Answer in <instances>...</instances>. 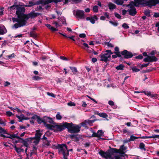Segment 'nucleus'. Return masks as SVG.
Returning <instances> with one entry per match:
<instances>
[{
    "instance_id": "1",
    "label": "nucleus",
    "mask_w": 159,
    "mask_h": 159,
    "mask_svg": "<svg viewBox=\"0 0 159 159\" xmlns=\"http://www.w3.org/2000/svg\"><path fill=\"white\" fill-rule=\"evenodd\" d=\"M81 126L80 125L73 124L72 122H64L62 125V130L67 128L68 132L70 133H77L80 131Z\"/></svg>"
},
{
    "instance_id": "2",
    "label": "nucleus",
    "mask_w": 159,
    "mask_h": 159,
    "mask_svg": "<svg viewBox=\"0 0 159 159\" xmlns=\"http://www.w3.org/2000/svg\"><path fill=\"white\" fill-rule=\"evenodd\" d=\"M109 148L106 152L102 150H100L98 152L99 154L103 158L106 159H110L111 156L114 155V154L116 152L117 150L116 148H111L110 146H109Z\"/></svg>"
},
{
    "instance_id": "3",
    "label": "nucleus",
    "mask_w": 159,
    "mask_h": 159,
    "mask_svg": "<svg viewBox=\"0 0 159 159\" xmlns=\"http://www.w3.org/2000/svg\"><path fill=\"white\" fill-rule=\"evenodd\" d=\"M62 0H43L40 2L41 4V5L39 6V10L41 9H48L50 8L51 6H49L48 4L52 2H54L55 3H57L58 2L62 1Z\"/></svg>"
},
{
    "instance_id": "4",
    "label": "nucleus",
    "mask_w": 159,
    "mask_h": 159,
    "mask_svg": "<svg viewBox=\"0 0 159 159\" xmlns=\"http://www.w3.org/2000/svg\"><path fill=\"white\" fill-rule=\"evenodd\" d=\"M16 11V14L17 15V18H12V20L13 21V22L19 23L21 22L22 21H26L24 19V17L22 11Z\"/></svg>"
},
{
    "instance_id": "5",
    "label": "nucleus",
    "mask_w": 159,
    "mask_h": 159,
    "mask_svg": "<svg viewBox=\"0 0 159 159\" xmlns=\"http://www.w3.org/2000/svg\"><path fill=\"white\" fill-rule=\"evenodd\" d=\"M58 148H60L59 151V154H62L64 158V156L65 157H67L69 155V152L67 150V147L66 145L65 144H63L61 145H58Z\"/></svg>"
},
{
    "instance_id": "6",
    "label": "nucleus",
    "mask_w": 159,
    "mask_h": 159,
    "mask_svg": "<svg viewBox=\"0 0 159 159\" xmlns=\"http://www.w3.org/2000/svg\"><path fill=\"white\" fill-rule=\"evenodd\" d=\"M44 125L48 129L53 130L55 132L57 133L59 131L61 132L62 131V125H53L50 124H46Z\"/></svg>"
},
{
    "instance_id": "7",
    "label": "nucleus",
    "mask_w": 159,
    "mask_h": 159,
    "mask_svg": "<svg viewBox=\"0 0 159 159\" xmlns=\"http://www.w3.org/2000/svg\"><path fill=\"white\" fill-rule=\"evenodd\" d=\"M34 11H31L30 13H29L27 14H25V11H22L24 17V19L26 22H27V20L29 18L31 19H34L38 16H40L41 15V13L39 12H35Z\"/></svg>"
},
{
    "instance_id": "8",
    "label": "nucleus",
    "mask_w": 159,
    "mask_h": 159,
    "mask_svg": "<svg viewBox=\"0 0 159 159\" xmlns=\"http://www.w3.org/2000/svg\"><path fill=\"white\" fill-rule=\"evenodd\" d=\"M121 58L120 61H122L124 59H128L132 58L133 56V54L131 52L129 51L126 50H124L121 52Z\"/></svg>"
},
{
    "instance_id": "9",
    "label": "nucleus",
    "mask_w": 159,
    "mask_h": 159,
    "mask_svg": "<svg viewBox=\"0 0 159 159\" xmlns=\"http://www.w3.org/2000/svg\"><path fill=\"white\" fill-rule=\"evenodd\" d=\"M145 2L147 7L151 8L159 3V0H145Z\"/></svg>"
},
{
    "instance_id": "10",
    "label": "nucleus",
    "mask_w": 159,
    "mask_h": 159,
    "mask_svg": "<svg viewBox=\"0 0 159 159\" xmlns=\"http://www.w3.org/2000/svg\"><path fill=\"white\" fill-rule=\"evenodd\" d=\"M73 13L76 17L80 19L84 18V12L83 11H73Z\"/></svg>"
},
{
    "instance_id": "11",
    "label": "nucleus",
    "mask_w": 159,
    "mask_h": 159,
    "mask_svg": "<svg viewBox=\"0 0 159 159\" xmlns=\"http://www.w3.org/2000/svg\"><path fill=\"white\" fill-rule=\"evenodd\" d=\"M158 59L155 56H148V57L144 58L143 60V61L147 62H151L156 61H157Z\"/></svg>"
},
{
    "instance_id": "12",
    "label": "nucleus",
    "mask_w": 159,
    "mask_h": 159,
    "mask_svg": "<svg viewBox=\"0 0 159 159\" xmlns=\"http://www.w3.org/2000/svg\"><path fill=\"white\" fill-rule=\"evenodd\" d=\"M98 18L97 17L96 15H94L93 16L91 17H88L86 18L87 20H89L90 22L92 24L95 23V21L98 20Z\"/></svg>"
},
{
    "instance_id": "13",
    "label": "nucleus",
    "mask_w": 159,
    "mask_h": 159,
    "mask_svg": "<svg viewBox=\"0 0 159 159\" xmlns=\"http://www.w3.org/2000/svg\"><path fill=\"white\" fill-rule=\"evenodd\" d=\"M127 147H125L124 145H122L120 146L119 149H117V150L116 152H115V153H118L121 155L124 154L125 153L124 151H125Z\"/></svg>"
},
{
    "instance_id": "14",
    "label": "nucleus",
    "mask_w": 159,
    "mask_h": 159,
    "mask_svg": "<svg viewBox=\"0 0 159 159\" xmlns=\"http://www.w3.org/2000/svg\"><path fill=\"white\" fill-rule=\"evenodd\" d=\"M103 15L101 16L100 17V19L101 20H105L106 18L108 19H110L111 16L109 13L107 12H103Z\"/></svg>"
},
{
    "instance_id": "15",
    "label": "nucleus",
    "mask_w": 159,
    "mask_h": 159,
    "mask_svg": "<svg viewBox=\"0 0 159 159\" xmlns=\"http://www.w3.org/2000/svg\"><path fill=\"white\" fill-rule=\"evenodd\" d=\"M27 22L26 21H23L21 22L18 23H17L15 24L14 26H13V28L14 27L16 29H17L18 27H20L25 25L26 24Z\"/></svg>"
},
{
    "instance_id": "16",
    "label": "nucleus",
    "mask_w": 159,
    "mask_h": 159,
    "mask_svg": "<svg viewBox=\"0 0 159 159\" xmlns=\"http://www.w3.org/2000/svg\"><path fill=\"white\" fill-rule=\"evenodd\" d=\"M99 57H100L101 59L100 60L101 61H104L105 62H107V61H110V60L107 59V57H106L103 53H101L99 56Z\"/></svg>"
},
{
    "instance_id": "17",
    "label": "nucleus",
    "mask_w": 159,
    "mask_h": 159,
    "mask_svg": "<svg viewBox=\"0 0 159 159\" xmlns=\"http://www.w3.org/2000/svg\"><path fill=\"white\" fill-rule=\"evenodd\" d=\"M44 125H45L47 123L50 124H53L54 121L50 117L44 116Z\"/></svg>"
},
{
    "instance_id": "18",
    "label": "nucleus",
    "mask_w": 159,
    "mask_h": 159,
    "mask_svg": "<svg viewBox=\"0 0 159 159\" xmlns=\"http://www.w3.org/2000/svg\"><path fill=\"white\" fill-rule=\"evenodd\" d=\"M36 133L35 135V137H33V138H36L41 139V136L42 135V133L40 132V130L39 129L36 131Z\"/></svg>"
},
{
    "instance_id": "19",
    "label": "nucleus",
    "mask_w": 159,
    "mask_h": 159,
    "mask_svg": "<svg viewBox=\"0 0 159 159\" xmlns=\"http://www.w3.org/2000/svg\"><path fill=\"white\" fill-rule=\"evenodd\" d=\"M139 137H137L136 136H134L133 135H131L130 136V139H129L128 140H127L126 141L125 143H127L128 142H130L131 141H134L135 140L139 139Z\"/></svg>"
},
{
    "instance_id": "20",
    "label": "nucleus",
    "mask_w": 159,
    "mask_h": 159,
    "mask_svg": "<svg viewBox=\"0 0 159 159\" xmlns=\"http://www.w3.org/2000/svg\"><path fill=\"white\" fill-rule=\"evenodd\" d=\"M14 148L16 152L18 153H20L21 152H24V150L23 148L17 147L16 145V144H15Z\"/></svg>"
},
{
    "instance_id": "21",
    "label": "nucleus",
    "mask_w": 159,
    "mask_h": 159,
    "mask_svg": "<svg viewBox=\"0 0 159 159\" xmlns=\"http://www.w3.org/2000/svg\"><path fill=\"white\" fill-rule=\"evenodd\" d=\"M128 0H114V2L118 5H122L124 1L127 2Z\"/></svg>"
},
{
    "instance_id": "22",
    "label": "nucleus",
    "mask_w": 159,
    "mask_h": 159,
    "mask_svg": "<svg viewBox=\"0 0 159 159\" xmlns=\"http://www.w3.org/2000/svg\"><path fill=\"white\" fill-rule=\"evenodd\" d=\"M7 31L4 26L3 28L0 26V35H2L6 34Z\"/></svg>"
},
{
    "instance_id": "23",
    "label": "nucleus",
    "mask_w": 159,
    "mask_h": 159,
    "mask_svg": "<svg viewBox=\"0 0 159 159\" xmlns=\"http://www.w3.org/2000/svg\"><path fill=\"white\" fill-rule=\"evenodd\" d=\"M46 25L48 28L51 30L52 32L57 31L58 30V29H56L53 27L50 24H47Z\"/></svg>"
},
{
    "instance_id": "24",
    "label": "nucleus",
    "mask_w": 159,
    "mask_h": 159,
    "mask_svg": "<svg viewBox=\"0 0 159 159\" xmlns=\"http://www.w3.org/2000/svg\"><path fill=\"white\" fill-rule=\"evenodd\" d=\"M18 133L17 132L16 134H9L8 135L10 136H9V137H6L7 138H9L12 139H14L15 138H16L17 139V137H18V136H17Z\"/></svg>"
},
{
    "instance_id": "25",
    "label": "nucleus",
    "mask_w": 159,
    "mask_h": 159,
    "mask_svg": "<svg viewBox=\"0 0 159 159\" xmlns=\"http://www.w3.org/2000/svg\"><path fill=\"white\" fill-rule=\"evenodd\" d=\"M17 139H19V140L20 141L19 143H22L23 144V145H22L21 146V148H22L23 147V146L25 147L26 143L25 141L24 140V139H23V138H21L19 136H18V137H17Z\"/></svg>"
},
{
    "instance_id": "26",
    "label": "nucleus",
    "mask_w": 159,
    "mask_h": 159,
    "mask_svg": "<svg viewBox=\"0 0 159 159\" xmlns=\"http://www.w3.org/2000/svg\"><path fill=\"white\" fill-rule=\"evenodd\" d=\"M22 7L20 5H16L15 4L12 6L10 7V8L11 9H16L17 10H20L19 9L21 8Z\"/></svg>"
},
{
    "instance_id": "27",
    "label": "nucleus",
    "mask_w": 159,
    "mask_h": 159,
    "mask_svg": "<svg viewBox=\"0 0 159 159\" xmlns=\"http://www.w3.org/2000/svg\"><path fill=\"white\" fill-rule=\"evenodd\" d=\"M124 157V156L123 155H116L114 157L111 156L110 159H122L121 157Z\"/></svg>"
},
{
    "instance_id": "28",
    "label": "nucleus",
    "mask_w": 159,
    "mask_h": 159,
    "mask_svg": "<svg viewBox=\"0 0 159 159\" xmlns=\"http://www.w3.org/2000/svg\"><path fill=\"white\" fill-rule=\"evenodd\" d=\"M30 36L35 39H36L37 37V34L33 31H31L30 32Z\"/></svg>"
},
{
    "instance_id": "29",
    "label": "nucleus",
    "mask_w": 159,
    "mask_h": 159,
    "mask_svg": "<svg viewBox=\"0 0 159 159\" xmlns=\"http://www.w3.org/2000/svg\"><path fill=\"white\" fill-rule=\"evenodd\" d=\"M44 117L43 118H41L40 116H39L38 118L37 119V122L39 124H41L42 123H43L44 125Z\"/></svg>"
},
{
    "instance_id": "30",
    "label": "nucleus",
    "mask_w": 159,
    "mask_h": 159,
    "mask_svg": "<svg viewBox=\"0 0 159 159\" xmlns=\"http://www.w3.org/2000/svg\"><path fill=\"white\" fill-rule=\"evenodd\" d=\"M0 134H9V133H7V130L4 129L0 127Z\"/></svg>"
},
{
    "instance_id": "31",
    "label": "nucleus",
    "mask_w": 159,
    "mask_h": 159,
    "mask_svg": "<svg viewBox=\"0 0 159 159\" xmlns=\"http://www.w3.org/2000/svg\"><path fill=\"white\" fill-rule=\"evenodd\" d=\"M103 134V132L102 130H98L97 132L98 138H99V139H103L102 138L100 137L101 136H102Z\"/></svg>"
},
{
    "instance_id": "32",
    "label": "nucleus",
    "mask_w": 159,
    "mask_h": 159,
    "mask_svg": "<svg viewBox=\"0 0 159 159\" xmlns=\"http://www.w3.org/2000/svg\"><path fill=\"white\" fill-rule=\"evenodd\" d=\"M145 145L143 143H140L139 148L142 150H143L145 151L146 150V149L145 148Z\"/></svg>"
},
{
    "instance_id": "33",
    "label": "nucleus",
    "mask_w": 159,
    "mask_h": 159,
    "mask_svg": "<svg viewBox=\"0 0 159 159\" xmlns=\"http://www.w3.org/2000/svg\"><path fill=\"white\" fill-rule=\"evenodd\" d=\"M130 67L133 72H138L140 70V69L137 68L136 66H130Z\"/></svg>"
},
{
    "instance_id": "34",
    "label": "nucleus",
    "mask_w": 159,
    "mask_h": 159,
    "mask_svg": "<svg viewBox=\"0 0 159 159\" xmlns=\"http://www.w3.org/2000/svg\"><path fill=\"white\" fill-rule=\"evenodd\" d=\"M108 6L110 9H114L116 8V6L112 3H109Z\"/></svg>"
},
{
    "instance_id": "35",
    "label": "nucleus",
    "mask_w": 159,
    "mask_h": 159,
    "mask_svg": "<svg viewBox=\"0 0 159 159\" xmlns=\"http://www.w3.org/2000/svg\"><path fill=\"white\" fill-rule=\"evenodd\" d=\"M125 67L123 64H121L116 67V69L118 70H123V68Z\"/></svg>"
},
{
    "instance_id": "36",
    "label": "nucleus",
    "mask_w": 159,
    "mask_h": 159,
    "mask_svg": "<svg viewBox=\"0 0 159 159\" xmlns=\"http://www.w3.org/2000/svg\"><path fill=\"white\" fill-rule=\"evenodd\" d=\"M98 116L101 117H102L104 118H107L108 117V116L105 113H100L99 114H98Z\"/></svg>"
},
{
    "instance_id": "37",
    "label": "nucleus",
    "mask_w": 159,
    "mask_h": 159,
    "mask_svg": "<svg viewBox=\"0 0 159 159\" xmlns=\"http://www.w3.org/2000/svg\"><path fill=\"white\" fill-rule=\"evenodd\" d=\"M110 53L111 54H113V52H111V50H106L105 53H103V54L106 57H108L109 54Z\"/></svg>"
},
{
    "instance_id": "38",
    "label": "nucleus",
    "mask_w": 159,
    "mask_h": 159,
    "mask_svg": "<svg viewBox=\"0 0 159 159\" xmlns=\"http://www.w3.org/2000/svg\"><path fill=\"white\" fill-rule=\"evenodd\" d=\"M129 15L131 16H134L137 13L136 11H127Z\"/></svg>"
},
{
    "instance_id": "39",
    "label": "nucleus",
    "mask_w": 159,
    "mask_h": 159,
    "mask_svg": "<svg viewBox=\"0 0 159 159\" xmlns=\"http://www.w3.org/2000/svg\"><path fill=\"white\" fill-rule=\"evenodd\" d=\"M70 70H72V72L74 73V74H75L78 72L77 68L74 67H70Z\"/></svg>"
},
{
    "instance_id": "40",
    "label": "nucleus",
    "mask_w": 159,
    "mask_h": 159,
    "mask_svg": "<svg viewBox=\"0 0 159 159\" xmlns=\"http://www.w3.org/2000/svg\"><path fill=\"white\" fill-rule=\"evenodd\" d=\"M115 51L113 52V53H116L118 54H121V52L119 51V48L118 47H116L115 48Z\"/></svg>"
},
{
    "instance_id": "41",
    "label": "nucleus",
    "mask_w": 159,
    "mask_h": 159,
    "mask_svg": "<svg viewBox=\"0 0 159 159\" xmlns=\"http://www.w3.org/2000/svg\"><path fill=\"white\" fill-rule=\"evenodd\" d=\"M148 96H150L152 98L156 97L157 96L156 94H152L151 92L147 91V94Z\"/></svg>"
},
{
    "instance_id": "42",
    "label": "nucleus",
    "mask_w": 159,
    "mask_h": 159,
    "mask_svg": "<svg viewBox=\"0 0 159 159\" xmlns=\"http://www.w3.org/2000/svg\"><path fill=\"white\" fill-rule=\"evenodd\" d=\"M30 139H32V140L34 139H35V140L33 142V143H34L35 145H36L39 143L40 140V139L36 138H30Z\"/></svg>"
},
{
    "instance_id": "43",
    "label": "nucleus",
    "mask_w": 159,
    "mask_h": 159,
    "mask_svg": "<svg viewBox=\"0 0 159 159\" xmlns=\"http://www.w3.org/2000/svg\"><path fill=\"white\" fill-rule=\"evenodd\" d=\"M56 12L58 18L57 19L60 20V16H61L62 11H56Z\"/></svg>"
},
{
    "instance_id": "44",
    "label": "nucleus",
    "mask_w": 159,
    "mask_h": 159,
    "mask_svg": "<svg viewBox=\"0 0 159 159\" xmlns=\"http://www.w3.org/2000/svg\"><path fill=\"white\" fill-rule=\"evenodd\" d=\"M109 22L111 24L114 26H116L119 24L118 23L116 22H113L111 20H109Z\"/></svg>"
},
{
    "instance_id": "45",
    "label": "nucleus",
    "mask_w": 159,
    "mask_h": 159,
    "mask_svg": "<svg viewBox=\"0 0 159 159\" xmlns=\"http://www.w3.org/2000/svg\"><path fill=\"white\" fill-rule=\"evenodd\" d=\"M29 5H24L23 7H31L33 6V5L35 4V3H34L33 2H29Z\"/></svg>"
},
{
    "instance_id": "46",
    "label": "nucleus",
    "mask_w": 159,
    "mask_h": 159,
    "mask_svg": "<svg viewBox=\"0 0 159 159\" xmlns=\"http://www.w3.org/2000/svg\"><path fill=\"white\" fill-rule=\"evenodd\" d=\"M150 11H145L144 12L145 15L148 17H150L151 16Z\"/></svg>"
},
{
    "instance_id": "47",
    "label": "nucleus",
    "mask_w": 159,
    "mask_h": 159,
    "mask_svg": "<svg viewBox=\"0 0 159 159\" xmlns=\"http://www.w3.org/2000/svg\"><path fill=\"white\" fill-rule=\"evenodd\" d=\"M158 138V135L152 134V136H147V139Z\"/></svg>"
},
{
    "instance_id": "48",
    "label": "nucleus",
    "mask_w": 159,
    "mask_h": 159,
    "mask_svg": "<svg viewBox=\"0 0 159 159\" xmlns=\"http://www.w3.org/2000/svg\"><path fill=\"white\" fill-rule=\"evenodd\" d=\"M33 79L34 80H41L43 79L42 77L39 76H34L33 77Z\"/></svg>"
},
{
    "instance_id": "49",
    "label": "nucleus",
    "mask_w": 159,
    "mask_h": 159,
    "mask_svg": "<svg viewBox=\"0 0 159 159\" xmlns=\"http://www.w3.org/2000/svg\"><path fill=\"white\" fill-rule=\"evenodd\" d=\"M115 54H116V55H113L112 56V57L113 58L115 59L117 58V57H120V58H121V54H118L116 53Z\"/></svg>"
},
{
    "instance_id": "50",
    "label": "nucleus",
    "mask_w": 159,
    "mask_h": 159,
    "mask_svg": "<svg viewBox=\"0 0 159 159\" xmlns=\"http://www.w3.org/2000/svg\"><path fill=\"white\" fill-rule=\"evenodd\" d=\"M29 139H30L31 140H32V139H30V138H26L25 139H24L25 141L26 142V145L25 147H28V142L29 141Z\"/></svg>"
},
{
    "instance_id": "51",
    "label": "nucleus",
    "mask_w": 159,
    "mask_h": 159,
    "mask_svg": "<svg viewBox=\"0 0 159 159\" xmlns=\"http://www.w3.org/2000/svg\"><path fill=\"white\" fill-rule=\"evenodd\" d=\"M56 119L58 120H60L62 118L61 116L60 115V113L58 112L56 115Z\"/></svg>"
},
{
    "instance_id": "52",
    "label": "nucleus",
    "mask_w": 159,
    "mask_h": 159,
    "mask_svg": "<svg viewBox=\"0 0 159 159\" xmlns=\"http://www.w3.org/2000/svg\"><path fill=\"white\" fill-rule=\"evenodd\" d=\"M92 132L93 133L92 135V136H90L89 137H98V134H97V133H96L94 132L93 130H92Z\"/></svg>"
},
{
    "instance_id": "53",
    "label": "nucleus",
    "mask_w": 159,
    "mask_h": 159,
    "mask_svg": "<svg viewBox=\"0 0 159 159\" xmlns=\"http://www.w3.org/2000/svg\"><path fill=\"white\" fill-rule=\"evenodd\" d=\"M122 27L124 28L125 29H127L129 28V26L125 23H124L122 24Z\"/></svg>"
},
{
    "instance_id": "54",
    "label": "nucleus",
    "mask_w": 159,
    "mask_h": 159,
    "mask_svg": "<svg viewBox=\"0 0 159 159\" xmlns=\"http://www.w3.org/2000/svg\"><path fill=\"white\" fill-rule=\"evenodd\" d=\"M114 14L115 15V17H116L117 18L120 19H121V16L119 14H118L116 12H115L114 13Z\"/></svg>"
},
{
    "instance_id": "55",
    "label": "nucleus",
    "mask_w": 159,
    "mask_h": 159,
    "mask_svg": "<svg viewBox=\"0 0 159 159\" xmlns=\"http://www.w3.org/2000/svg\"><path fill=\"white\" fill-rule=\"evenodd\" d=\"M67 105L70 106H75V103L71 101L67 103Z\"/></svg>"
},
{
    "instance_id": "56",
    "label": "nucleus",
    "mask_w": 159,
    "mask_h": 159,
    "mask_svg": "<svg viewBox=\"0 0 159 159\" xmlns=\"http://www.w3.org/2000/svg\"><path fill=\"white\" fill-rule=\"evenodd\" d=\"M47 94L48 95L54 98L56 97L54 93H49V92H48L47 93Z\"/></svg>"
},
{
    "instance_id": "57",
    "label": "nucleus",
    "mask_w": 159,
    "mask_h": 159,
    "mask_svg": "<svg viewBox=\"0 0 159 159\" xmlns=\"http://www.w3.org/2000/svg\"><path fill=\"white\" fill-rule=\"evenodd\" d=\"M105 44L107 45L108 47L113 48L114 46L111 43L109 42H105Z\"/></svg>"
},
{
    "instance_id": "58",
    "label": "nucleus",
    "mask_w": 159,
    "mask_h": 159,
    "mask_svg": "<svg viewBox=\"0 0 159 159\" xmlns=\"http://www.w3.org/2000/svg\"><path fill=\"white\" fill-rule=\"evenodd\" d=\"M98 120L97 119H94L93 120H88V123L90 124H92L95 121Z\"/></svg>"
},
{
    "instance_id": "59",
    "label": "nucleus",
    "mask_w": 159,
    "mask_h": 159,
    "mask_svg": "<svg viewBox=\"0 0 159 159\" xmlns=\"http://www.w3.org/2000/svg\"><path fill=\"white\" fill-rule=\"evenodd\" d=\"M143 58V56L141 54L139 55L138 56H137L135 57V58L136 59H142Z\"/></svg>"
},
{
    "instance_id": "60",
    "label": "nucleus",
    "mask_w": 159,
    "mask_h": 159,
    "mask_svg": "<svg viewBox=\"0 0 159 159\" xmlns=\"http://www.w3.org/2000/svg\"><path fill=\"white\" fill-rule=\"evenodd\" d=\"M15 54L14 53H13L12 54L7 56V57H8L10 59H11L12 58H14L15 57Z\"/></svg>"
},
{
    "instance_id": "61",
    "label": "nucleus",
    "mask_w": 159,
    "mask_h": 159,
    "mask_svg": "<svg viewBox=\"0 0 159 159\" xmlns=\"http://www.w3.org/2000/svg\"><path fill=\"white\" fill-rule=\"evenodd\" d=\"M149 63H146V64H143L140 67L141 68H143V67H146L148 66L149 65Z\"/></svg>"
},
{
    "instance_id": "62",
    "label": "nucleus",
    "mask_w": 159,
    "mask_h": 159,
    "mask_svg": "<svg viewBox=\"0 0 159 159\" xmlns=\"http://www.w3.org/2000/svg\"><path fill=\"white\" fill-rule=\"evenodd\" d=\"M16 117L20 120L19 121L20 122H22V120H24V118L22 117L16 115Z\"/></svg>"
},
{
    "instance_id": "63",
    "label": "nucleus",
    "mask_w": 159,
    "mask_h": 159,
    "mask_svg": "<svg viewBox=\"0 0 159 159\" xmlns=\"http://www.w3.org/2000/svg\"><path fill=\"white\" fill-rule=\"evenodd\" d=\"M79 36L81 38H84L86 36V34L84 33L80 34L79 35Z\"/></svg>"
},
{
    "instance_id": "64",
    "label": "nucleus",
    "mask_w": 159,
    "mask_h": 159,
    "mask_svg": "<svg viewBox=\"0 0 159 159\" xmlns=\"http://www.w3.org/2000/svg\"><path fill=\"white\" fill-rule=\"evenodd\" d=\"M153 16L155 18L159 17V12H155L153 15Z\"/></svg>"
}]
</instances>
